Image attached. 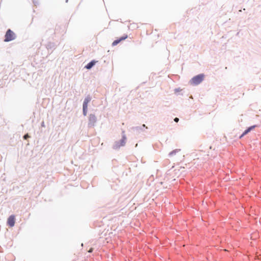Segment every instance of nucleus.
Returning a JSON list of instances; mask_svg holds the SVG:
<instances>
[{
    "label": "nucleus",
    "instance_id": "6e6552de",
    "mask_svg": "<svg viewBox=\"0 0 261 261\" xmlns=\"http://www.w3.org/2000/svg\"><path fill=\"white\" fill-rule=\"evenodd\" d=\"M90 100L91 98L89 97H87V98H85L83 103V107L84 109H87L88 103L90 101Z\"/></svg>",
    "mask_w": 261,
    "mask_h": 261
},
{
    "label": "nucleus",
    "instance_id": "f257e3e1",
    "mask_svg": "<svg viewBox=\"0 0 261 261\" xmlns=\"http://www.w3.org/2000/svg\"><path fill=\"white\" fill-rule=\"evenodd\" d=\"M204 75L200 74L193 77L190 81V83L192 85H197L203 80Z\"/></svg>",
    "mask_w": 261,
    "mask_h": 261
},
{
    "label": "nucleus",
    "instance_id": "f03ea898",
    "mask_svg": "<svg viewBox=\"0 0 261 261\" xmlns=\"http://www.w3.org/2000/svg\"><path fill=\"white\" fill-rule=\"evenodd\" d=\"M169 156L170 158L173 159L177 158L179 156H182V158L184 157V155L182 154L180 149H176L173 150L169 153Z\"/></svg>",
    "mask_w": 261,
    "mask_h": 261
},
{
    "label": "nucleus",
    "instance_id": "0eeeda50",
    "mask_svg": "<svg viewBox=\"0 0 261 261\" xmlns=\"http://www.w3.org/2000/svg\"><path fill=\"white\" fill-rule=\"evenodd\" d=\"M256 127L255 125L251 126L249 127H248L246 130H245L244 133L242 134V135L240 137V138H242L244 136L247 134L249 132H250L252 129Z\"/></svg>",
    "mask_w": 261,
    "mask_h": 261
},
{
    "label": "nucleus",
    "instance_id": "39448f33",
    "mask_svg": "<svg viewBox=\"0 0 261 261\" xmlns=\"http://www.w3.org/2000/svg\"><path fill=\"white\" fill-rule=\"evenodd\" d=\"M15 222V216L14 215L10 216L7 220V223L10 227H13Z\"/></svg>",
    "mask_w": 261,
    "mask_h": 261
},
{
    "label": "nucleus",
    "instance_id": "1a4fd4ad",
    "mask_svg": "<svg viewBox=\"0 0 261 261\" xmlns=\"http://www.w3.org/2000/svg\"><path fill=\"white\" fill-rule=\"evenodd\" d=\"M96 63V61H91L90 63H89L85 67L88 69H89L90 68H91Z\"/></svg>",
    "mask_w": 261,
    "mask_h": 261
},
{
    "label": "nucleus",
    "instance_id": "4468645a",
    "mask_svg": "<svg viewBox=\"0 0 261 261\" xmlns=\"http://www.w3.org/2000/svg\"><path fill=\"white\" fill-rule=\"evenodd\" d=\"M125 140V137H123V141H124Z\"/></svg>",
    "mask_w": 261,
    "mask_h": 261
},
{
    "label": "nucleus",
    "instance_id": "f8f14e48",
    "mask_svg": "<svg viewBox=\"0 0 261 261\" xmlns=\"http://www.w3.org/2000/svg\"><path fill=\"white\" fill-rule=\"evenodd\" d=\"M174 121H175L176 122H178L179 121V119L178 118H175L174 119Z\"/></svg>",
    "mask_w": 261,
    "mask_h": 261
},
{
    "label": "nucleus",
    "instance_id": "20e7f679",
    "mask_svg": "<svg viewBox=\"0 0 261 261\" xmlns=\"http://www.w3.org/2000/svg\"><path fill=\"white\" fill-rule=\"evenodd\" d=\"M96 122V117L93 114H90L89 117V127H93L94 126Z\"/></svg>",
    "mask_w": 261,
    "mask_h": 261
},
{
    "label": "nucleus",
    "instance_id": "ddd939ff",
    "mask_svg": "<svg viewBox=\"0 0 261 261\" xmlns=\"http://www.w3.org/2000/svg\"><path fill=\"white\" fill-rule=\"evenodd\" d=\"M92 251H93V248H91L90 249V250L88 251V252L90 253V252H92Z\"/></svg>",
    "mask_w": 261,
    "mask_h": 261
},
{
    "label": "nucleus",
    "instance_id": "423d86ee",
    "mask_svg": "<svg viewBox=\"0 0 261 261\" xmlns=\"http://www.w3.org/2000/svg\"><path fill=\"white\" fill-rule=\"evenodd\" d=\"M127 38V35H125L123 37H122L121 38H120L119 39H117L116 40H115L113 43H112V45L113 46H115L117 44H118L120 42H121V41L122 40H125V39H126Z\"/></svg>",
    "mask_w": 261,
    "mask_h": 261
},
{
    "label": "nucleus",
    "instance_id": "7ed1b4c3",
    "mask_svg": "<svg viewBox=\"0 0 261 261\" xmlns=\"http://www.w3.org/2000/svg\"><path fill=\"white\" fill-rule=\"evenodd\" d=\"M15 38V35L14 33L11 31L10 29H9L5 35V39L4 41L5 42H9L14 40Z\"/></svg>",
    "mask_w": 261,
    "mask_h": 261
},
{
    "label": "nucleus",
    "instance_id": "9d476101",
    "mask_svg": "<svg viewBox=\"0 0 261 261\" xmlns=\"http://www.w3.org/2000/svg\"><path fill=\"white\" fill-rule=\"evenodd\" d=\"M29 137H30V136H29V135H28V134H26V135H25L24 136L23 138H24V139H28V138H29Z\"/></svg>",
    "mask_w": 261,
    "mask_h": 261
},
{
    "label": "nucleus",
    "instance_id": "9b49d317",
    "mask_svg": "<svg viewBox=\"0 0 261 261\" xmlns=\"http://www.w3.org/2000/svg\"><path fill=\"white\" fill-rule=\"evenodd\" d=\"M86 109H84V108H83V113H84V115H86Z\"/></svg>",
    "mask_w": 261,
    "mask_h": 261
}]
</instances>
